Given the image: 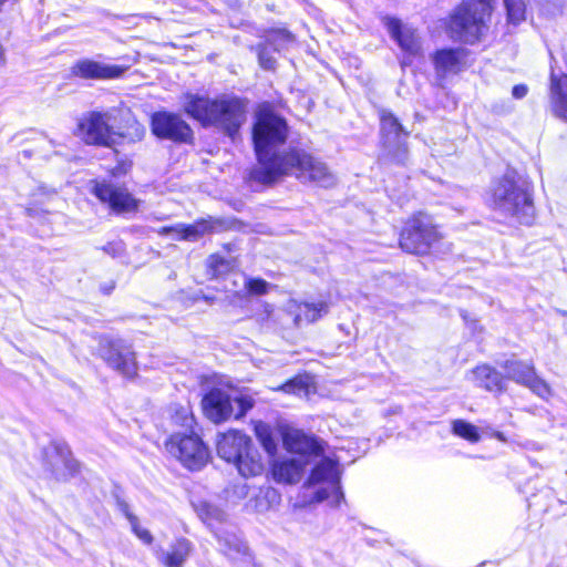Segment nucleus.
Wrapping results in <instances>:
<instances>
[{
	"instance_id": "6ab92c4d",
	"label": "nucleus",
	"mask_w": 567,
	"mask_h": 567,
	"mask_svg": "<svg viewBox=\"0 0 567 567\" xmlns=\"http://www.w3.org/2000/svg\"><path fill=\"white\" fill-rule=\"evenodd\" d=\"M433 63L439 76L456 74L466 66V51L463 49H443L433 56Z\"/></svg>"
},
{
	"instance_id": "4c0bfd02",
	"label": "nucleus",
	"mask_w": 567,
	"mask_h": 567,
	"mask_svg": "<svg viewBox=\"0 0 567 567\" xmlns=\"http://www.w3.org/2000/svg\"><path fill=\"white\" fill-rule=\"evenodd\" d=\"M258 59L260 65L266 70H271L275 68V59L270 55L268 51V45L259 48Z\"/></svg>"
},
{
	"instance_id": "bb28decb",
	"label": "nucleus",
	"mask_w": 567,
	"mask_h": 567,
	"mask_svg": "<svg viewBox=\"0 0 567 567\" xmlns=\"http://www.w3.org/2000/svg\"><path fill=\"white\" fill-rule=\"evenodd\" d=\"M255 434L265 451L272 455L277 450V442L274 437L271 426L265 422H257L255 424Z\"/></svg>"
},
{
	"instance_id": "412c9836",
	"label": "nucleus",
	"mask_w": 567,
	"mask_h": 567,
	"mask_svg": "<svg viewBox=\"0 0 567 567\" xmlns=\"http://www.w3.org/2000/svg\"><path fill=\"white\" fill-rule=\"evenodd\" d=\"M193 547L186 538H177L167 550L156 548L154 554L157 560L165 567H183Z\"/></svg>"
},
{
	"instance_id": "a878e982",
	"label": "nucleus",
	"mask_w": 567,
	"mask_h": 567,
	"mask_svg": "<svg viewBox=\"0 0 567 567\" xmlns=\"http://www.w3.org/2000/svg\"><path fill=\"white\" fill-rule=\"evenodd\" d=\"M219 226L220 223L212 218H202L193 224H184V241H198L205 235L216 231Z\"/></svg>"
},
{
	"instance_id": "423d86ee",
	"label": "nucleus",
	"mask_w": 567,
	"mask_h": 567,
	"mask_svg": "<svg viewBox=\"0 0 567 567\" xmlns=\"http://www.w3.org/2000/svg\"><path fill=\"white\" fill-rule=\"evenodd\" d=\"M441 238L433 217L420 212L406 220L400 235V247L409 254L425 255Z\"/></svg>"
},
{
	"instance_id": "e433bc0d",
	"label": "nucleus",
	"mask_w": 567,
	"mask_h": 567,
	"mask_svg": "<svg viewBox=\"0 0 567 567\" xmlns=\"http://www.w3.org/2000/svg\"><path fill=\"white\" fill-rule=\"evenodd\" d=\"M223 546L224 553L231 558H235L237 554H246L247 550L246 545L237 539L234 542L225 539Z\"/></svg>"
},
{
	"instance_id": "6e6552de",
	"label": "nucleus",
	"mask_w": 567,
	"mask_h": 567,
	"mask_svg": "<svg viewBox=\"0 0 567 567\" xmlns=\"http://www.w3.org/2000/svg\"><path fill=\"white\" fill-rule=\"evenodd\" d=\"M251 408V398L246 395L230 398L219 389L209 391L203 399L204 412L215 423L223 422L230 416L239 419Z\"/></svg>"
},
{
	"instance_id": "ea45409f",
	"label": "nucleus",
	"mask_w": 567,
	"mask_h": 567,
	"mask_svg": "<svg viewBox=\"0 0 567 567\" xmlns=\"http://www.w3.org/2000/svg\"><path fill=\"white\" fill-rule=\"evenodd\" d=\"M260 493L264 494V497L268 502H275L279 498V495L277 494L276 489L267 487L265 491H260Z\"/></svg>"
},
{
	"instance_id": "c85d7f7f",
	"label": "nucleus",
	"mask_w": 567,
	"mask_h": 567,
	"mask_svg": "<svg viewBox=\"0 0 567 567\" xmlns=\"http://www.w3.org/2000/svg\"><path fill=\"white\" fill-rule=\"evenodd\" d=\"M122 511L131 524L132 532L135 536L146 545L153 543L151 532L140 525L138 518L128 511L127 504H122Z\"/></svg>"
},
{
	"instance_id": "393cba45",
	"label": "nucleus",
	"mask_w": 567,
	"mask_h": 567,
	"mask_svg": "<svg viewBox=\"0 0 567 567\" xmlns=\"http://www.w3.org/2000/svg\"><path fill=\"white\" fill-rule=\"evenodd\" d=\"M328 309L329 306L324 301L299 303L296 309L295 323L299 326L302 322H315L328 313Z\"/></svg>"
},
{
	"instance_id": "4be33fe9",
	"label": "nucleus",
	"mask_w": 567,
	"mask_h": 567,
	"mask_svg": "<svg viewBox=\"0 0 567 567\" xmlns=\"http://www.w3.org/2000/svg\"><path fill=\"white\" fill-rule=\"evenodd\" d=\"M474 382L491 392H502L505 390V382L502 374L494 368L483 364L476 367L473 371Z\"/></svg>"
},
{
	"instance_id": "b1692460",
	"label": "nucleus",
	"mask_w": 567,
	"mask_h": 567,
	"mask_svg": "<svg viewBox=\"0 0 567 567\" xmlns=\"http://www.w3.org/2000/svg\"><path fill=\"white\" fill-rule=\"evenodd\" d=\"M234 464L243 477L257 476L264 471L261 456L252 443Z\"/></svg>"
},
{
	"instance_id": "f704fd0d",
	"label": "nucleus",
	"mask_w": 567,
	"mask_h": 567,
	"mask_svg": "<svg viewBox=\"0 0 567 567\" xmlns=\"http://www.w3.org/2000/svg\"><path fill=\"white\" fill-rule=\"evenodd\" d=\"M293 41L292 35L287 31H277L270 34L267 38V42L272 47L274 50H280L286 44H289Z\"/></svg>"
},
{
	"instance_id": "2eb2a0df",
	"label": "nucleus",
	"mask_w": 567,
	"mask_h": 567,
	"mask_svg": "<svg viewBox=\"0 0 567 567\" xmlns=\"http://www.w3.org/2000/svg\"><path fill=\"white\" fill-rule=\"evenodd\" d=\"M340 474L339 460L327 456L315 466L309 477V484L321 482L332 484V505L334 506H338L343 498V493L339 487Z\"/></svg>"
},
{
	"instance_id": "0eeeda50",
	"label": "nucleus",
	"mask_w": 567,
	"mask_h": 567,
	"mask_svg": "<svg viewBox=\"0 0 567 567\" xmlns=\"http://www.w3.org/2000/svg\"><path fill=\"white\" fill-rule=\"evenodd\" d=\"M165 446L172 456L192 471L200 470L209 461L208 447L194 433H175L171 435Z\"/></svg>"
},
{
	"instance_id": "473e14b6",
	"label": "nucleus",
	"mask_w": 567,
	"mask_h": 567,
	"mask_svg": "<svg viewBox=\"0 0 567 567\" xmlns=\"http://www.w3.org/2000/svg\"><path fill=\"white\" fill-rule=\"evenodd\" d=\"M245 288L251 296H264L268 292L270 284L260 278H245Z\"/></svg>"
},
{
	"instance_id": "7c9ffc66",
	"label": "nucleus",
	"mask_w": 567,
	"mask_h": 567,
	"mask_svg": "<svg viewBox=\"0 0 567 567\" xmlns=\"http://www.w3.org/2000/svg\"><path fill=\"white\" fill-rule=\"evenodd\" d=\"M209 272L213 277H218L231 268V261L217 254L212 255L207 260Z\"/></svg>"
},
{
	"instance_id": "c9c22d12",
	"label": "nucleus",
	"mask_w": 567,
	"mask_h": 567,
	"mask_svg": "<svg viewBox=\"0 0 567 567\" xmlns=\"http://www.w3.org/2000/svg\"><path fill=\"white\" fill-rule=\"evenodd\" d=\"M159 236H171L174 240L184 241V223H178L172 226H164L156 230Z\"/></svg>"
},
{
	"instance_id": "9b49d317",
	"label": "nucleus",
	"mask_w": 567,
	"mask_h": 567,
	"mask_svg": "<svg viewBox=\"0 0 567 567\" xmlns=\"http://www.w3.org/2000/svg\"><path fill=\"white\" fill-rule=\"evenodd\" d=\"M101 357L110 368L126 378L137 373V363L134 351L121 340L110 341L101 348Z\"/></svg>"
},
{
	"instance_id": "79ce46f5",
	"label": "nucleus",
	"mask_w": 567,
	"mask_h": 567,
	"mask_svg": "<svg viewBox=\"0 0 567 567\" xmlns=\"http://www.w3.org/2000/svg\"><path fill=\"white\" fill-rule=\"evenodd\" d=\"M238 495L245 497L248 495V485L244 484L238 487Z\"/></svg>"
},
{
	"instance_id": "dca6fc26",
	"label": "nucleus",
	"mask_w": 567,
	"mask_h": 567,
	"mask_svg": "<svg viewBox=\"0 0 567 567\" xmlns=\"http://www.w3.org/2000/svg\"><path fill=\"white\" fill-rule=\"evenodd\" d=\"M71 72L85 80H110L122 76L125 68L83 59L73 64Z\"/></svg>"
},
{
	"instance_id": "f03ea898",
	"label": "nucleus",
	"mask_w": 567,
	"mask_h": 567,
	"mask_svg": "<svg viewBox=\"0 0 567 567\" xmlns=\"http://www.w3.org/2000/svg\"><path fill=\"white\" fill-rule=\"evenodd\" d=\"M183 107L187 115L204 126H215L231 138H235L247 118L245 101L233 95L209 99L186 93L183 96Z\"/></svg>"
},
{
	"instance_id": "39448f33",
	"label": "nucleus",
	"mask_w": 567,
	"mask_h": 567,
	"mask_svg": "<svg viewBox=\"0 0 567 567\" xmlns=\"http://www.w3.org/2000/svg\"><path fill=\"white\" fill-rule=\"evenodd\" d=\"M117 114L115 109L84 114L79 120L75 134L86 144L111 147L124 136L116 124Z\"/></svg>"
},
{
	"instance_id": "a19ab883",
	"label": "nucleus",
	"mask_w": 567,
	"mask_h": 567,
	"mask_svg": "<svg viewBox=\"0 0 567 567\" xmlns=\"http://www.w3.org/2000/svg\"><path fill=\"white\" fill-rule=\"evenodd\" d=\"M329 496H330V493L327 488H320L316 492L315 501L317 503H320V502L328 499Z\"/></svg>"
},
{
	"instance_id": "1a4fd4ad",
	"label": "nucleus",
	"mask_w": 567,
	"mask_h": 567,
	"mask_svg": "<svg viewBox=\"0 0 567 567\" xmlns=\"http://www.w3.org/2000/svg\"><path fill=\"white\" fill-rule=\"evenodd\" d=\"M381 131L384 137V147L390 161L404 164L409 152L406 146L408 132L404 131L398 118L390 112L381 113Z\"/></svg>"
},
{
	"instance_id": "5701e85b",
	"label": "nucleus",
	"mask_w": 567,
	"mask_h": 567,
	"mask_svg": "<svg viewBox=\"0 0 567 567\" xmlns=\"http://www.w3.org/2000/svg\"><path fill=\"white\" fill-rule=\"evenodd\" d=\"M303 473V462L299 458H288L274 464L272 474L277 482L293 484L300 481Z\"/></svg>"
},
{
	"instance_id": "f8f14e48",
	"label": "nucleus",
	"mask_w": 567,
	"mask_h": 567,
	"mask_svg": "<svg viewBox=\"0 0 567 567\" xmlns=\"http://www.w3.org/2000/svg\"><path fill=\"white\" fill-rule=\"evenodd\" d=\"M152 132L175 142H188L193 135L192 128L179 115L167 112H157L152 116Z\"/></svg>"
},
{
	"instance_id": "2f4dec72",
	"label": "nucleus",
	"mask_w": 567,
	"mask_h": 567,
	"mask_svg": "<svg viewBox=\"0 0 567 567\" xmlns=\"http://www.w3.org/2000/svg\"><path fill=\"white\" fill-rule=\"evenodd\" d=\"M508 20L517 24L525 19V2L523 0H504Z\"/></svg>"
},
{
	"instance_id": "37998d69",
	"label": "nucleus",
	"mask_w": 567,
	"mask_h": 567,
	"mask_svg": "<svg viewBox=\"0 0 567 567\" xmlns=\"http://www.w3.org/2000/svg\"><path fill=\"white\" fill-rule=\"evenodd\" d=\"M135 132H136V135L138 136V138H141L144 134V128L141 126V125H136V128H135Z\"/></svg>"
},
{
	"instance_id": "f257e3e1",
	"label": "nucleus",
	"mask_w": 567,
	"mask_h": 567,
	"mask_svg": "<svg viewBox=\"0 0 567 567\" xmlns=\"http://www.w3.org/2000/svg\"><path fill=\"white\" fill-rule=\"evenodd\" d=\"M288 136L284 118L274 113H260L252 130L257 164L250 177L262 184H271L284 176H295L303 184L331 187L336 183L333 173L326 163L300 148L279 152Z\"/></svg>"
},
{
	"instance_id": "a18cd8bd",
	"label": "nucleus",
	"mask_w": 567,
	"mask_h": 567,
	"mask_svg": "<svg viewBox=\"0 0 567 567\" xmlns=\"http://www.w3.org/2000/svg\"><path fill=\"white\" fill-rule=\"evenodd\" d=\"M256 508H257L259 512H261V511H264V509H265L261 505H258V504L256 505Z\"/></svg>"
},
{
	"instance_id": "ddd939ff",
	"label": "nucleus",
	"mask_w": 567,
	"mask_h": 567,
	"mask_svg": "<svg viewBox=\"0 0 567 567\" xmlns=\"http://www.w3.org/2000/svg\"><path fill=\"white\" fill-rule=\"evenodd\" d=\"M44 467L56 480H64L73 474L76 462L71 457L69 446L62 442H52L43 450Z\"/></svg>"
},
{
	"instance_id": "a211bd4d",
	"label": "nucleus",
	"mask_w": 567,
	"mask_h": 567,
	"mask_svg": "<svg viewBox=\"0 0 567 567\" xmlns=\"http://www.w3.org/2000/svg\"><path fill=\"white\" fill-rule=\"evenodd\" d=\"M249 436L240 431H228L217 441L218 455L229 463H235L251 444Z\"/></svg>"
},
{
	"instance_id": "9d476101",
	"label": "nucleus",
	"mask_w": 567,
	"mask_h": 567,
	"mask_svg": "<svg viewBox=\"0 0 567 567\" xmlns=\"http://www.w3.org/2000/svg\"><path fill=\"white\" fill-rule=\"evenodd\" d=\"M506 372V378L530 389L535 394L545 399L550 395L548 384L539 379L532 363L517 359H509L499 364Z\"/></svg>"
},
{
	"instance_id": "c03bdc74",
	"label": "nucleus",
	"mask_w": 567,
	"mask_h": 567,
	"mask_svg": "<svg viewBox=\"0 0 567 567\" xmlns=\"http://www.w3.org/2000/svg\"><path fill=\"white\" fill-rule=\"evenodd\" d=\"M494 436H495L497 440L502 441V442H505V441H506V437H505V435H504L502 432H495V433H494Z\"/></svg>"
},
{
	"instance_id": "f3484780",
	"label": "nucleus",
	"mask_w": 567,
	"mask_h": 567,
	"mask_svg": "<svg viewBox=\"0 0 567 567\" xmlns=\"http://www.w3.org/2000/svg\"><path fill=\"white\" fill-rule=\"evenodd\" d=\"M385 24L392 38L409 56H415L420 53V37L413 28L394 18H386Z\"/></svg>"
},
{
	"instance_id": "cd10ccee",
	"label": "nucleus",
	"mask_w": 567,
	"mask_h": 567,
	"mask_svg": "<svg viewBox=\"0 0 567 567\" xmlns=\"http://www.w3.org/2000/svg\"><path fill=\"white\" fill-rule=\"evenodd\" d=\"M452 431L455 435L471 443H476L481 439L477 427L464 420H454L452 422Z\"/></svg>"
},
{
	"instance_id": "4468645a",
	"label": "nucleus",
	"mask_w": 567,
	"mask_h": 567,
	"mask_svg": "<svg viewBox=\"0 0 567 567\" xmlns=\"http://www.w3.org/2000/svg\"><path fill=\"white\" fill-rule=\"evenodd\" d=\"M93 194L115 213H131L138 207V202L127 189L106 182L94 183Z\"/></svg>"
},
{
	"instance_id": "aec40b11",
	"label": "nucleus",
	"mask_w": 567,
	"mask_h": 567,
	"mask_svg": "<svg viewBox=\"0 0 567 567\" xmlns=\"http://www.w3.org/2000/svg\"><path fill=\"white\" fill-rule=\"evenodd\" d=\"M284 444L287 450L299 455L319 456L324 452L320 441L299 430L288 431L284 436Z\"/></svg>"
},
{
	"instance_id": "20e7f679",
	"label": "nucleus",
	"mask_w": 567,
	"mask_h": 567,
	"mask_svg": "<svg viewBox=\"0 0 567 567\" xmlns=\"http://www.w3.org/2000/svg\"><path fill=\"white\" fill-rule=\"evenodd\" d=\"M492 11V0H463L451 16L449 29L455 40L465 43L477 41L486 28Z\"/></svg>"
},
{
	"instance_id": "72a5a7b5",
	"label": "nucleus",
	"mask_w": 567,
	"mask_h": 567,
	"mask_svg": "<svg viewBox=\"0 0 567 567\" xmlns=\"http://www.w3.org/2000/svg\"><path fill=\"white\" fill-rule=\"evenodd\" d=\"M307 389H308V382L306 381V379H303L301 377L289 380L288 382L284 383L279 388V390H281L286 393H292L296 395L306 394Z\"/></svg>"
},
{
	"instance_id": "c756f323",
	"label": "nucleus",
	"mask_w": 567,
	"mask_h": 567,
	"mask_svg": "<svg viewBox=\"0 0 567 567\" xmlns=\"http://www.w3.org/2000/svg\"><path fill=\"white\" fill-rule=\"evenodd\" d=\"M172 421L174 424L190 430L194 425V417L188 406H174L172 408Z\"/></svg>"
},
{
	"instance_id": "7ed1b4c3",
	"label": "nucleus",
	"mask_w": 567,
	"mask_h": 567,
	"mask_svg": "<svg viewBox=\"0 0 567 567\" xmlns=\"http://www.w3.org/2000/svg\"><path fill=\"white\" fill-rule=\"evenodd\" d=\"M492 205L501 213L515 217L522 224H532L535 207L532 194L515 179L513 173L505 174L492 186Z\"/></svg>"
},
{
	"instance_id": "58836bf2",
	"label": "nucleus",
	"mask_w": 567,
	"mask_h": 567,
	"mask_svg": "<svg viewBox=\"0 0 567 567\" xmlns=\"http://www.w3.org/2000/svg\"><path fill=\"white\" fill-rule=\"evenodd\" d=\"M528 92V89L524 84H517L513 87L512 94L515 99H523Z\"/></svg>"
},
{
	"instance_id": "49530a36",
	"label": "nucleus",
	"mask_w": 567,
	"mask_h": 567,
	"mask_svg": "<svg viewBox=\"0 0 567 567\" xmlns=\"http://www.w3.org/2000/svg\"><path fill=\"white\" fill-rule=\"evenodd\" d=\"M6 0H0V4H2Z\"/></svg>"
}]
</instances>
